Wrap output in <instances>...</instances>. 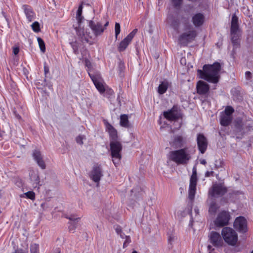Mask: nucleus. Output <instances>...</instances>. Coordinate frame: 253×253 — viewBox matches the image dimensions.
Segmentation results:
<instances>
[{
    "label": "nucleus",
    "instance_id": "f257e3e1",
    "mask_svg": "<svg viewBox=\"0 0 253 253\" xmlns=\"http://www.w3.org/2000/svg\"><path fill=\"white\" fill-rule=\"evenodd\" d=\"M220 69V64L218 62H215L212 65H204L203 70H198V73L201 79L209 82L216 84L219 80Z\"/></svg>",
    "mask_w": 253,
    "mask_h": 253
},
{
    "label": "nucleus",
    "instance_id": "f03ea898",
    "mask_svg": "<svg viewBox=\"0 0 253 253\" xmlns=\"http://www.w3.org/2000/svg\"><path fill=\"white\" fill-rule=\"evenodd\" d=\"M191 158V153L188 148L172 151L169 153V159L178 165L186 164Z\"/></svg>",
    "mask_w": 253,
    "mask_h": 253
},
{
    "label": "nucleus",
    "instance_id": "7ed1b4c3",
    "mask_svg": "<svg viewBox=\"0 0 253 253\" xmlns=\"http://www.w3.org/2000/svg\"><path fill=\"white\" fill-rule=\"evenodd\" d=\"M196 36L197 32L194 28L191 25H186L179 37L178 42L181 44L186 45L194 41Z\"/></svg>",
    "mask_w": 253,
    "mask_h": 253
},
{
    "label": "nucleus",
    "instance_id": "20e7f679",
    "mask_svg": "<svg viewBox=\"0 0 253 253\" xmlns=\"http://www.w3.org/2000/svg\"><path fill=\"white\" fill-rule=\"evenodd\" d=\"M221 235L225 242L230 246H235L238 240V234L232 228L224 227L221 231Z\"/></svg>",
    "mask_w": 253,
    "mask_h": 253
},
{
    "label": "nucleus",
    "instance_id": "39448f33",
    "mask_svg": "<svg viewBox=\"0 0 253 253\" xmlns=\"http://www.w3.org/2000/svg\"><path fill=\"white\" fill-rule=\"evenodd\" d=\"M122 146L121 143L118 141L112 140L110 142V149L111 156L113 159V162L116 166L119 164L121 159L120 152L122 150Z\"/></svg>",
    "mask_w": 253,
    "mask_h": 253
},
{
    "label": "nucleus",
    "instance_id": "423d86ee",
    "mask_svg": "<svg viewBox=\"0 0 253 253\" xmlns=\"http://www.w3.org/2000/svg\"><path fill=\"white\" fill-rule=\"evenodd\" d=\"M75 29L76 30L77 35L83 42L89 43L90 44H92L91 40L92 39L93 35L88 30H85L83 27H81V25L75 27Z\"/></svg>",
    "mask_w": 253,
    "mask_h": 253
},
{
    "label": "nucleus",
    "instance_id": "0eeeda50",
    "mask_svg": "<svg viewBox=\"0 0 253 253\" xmlns=\"http://www.w3.org/2000/svg\"><path fill=\"white\" fill-rule=\"evenodd\" d=\"M197 181V169L196 167H194L192 169V174L190 179L189 187L188 197L191 201H193L194 199L196 190Z\"/></svg>",
    "mask_w": 253,
    "mask_h": 253
},
{
    "label": "nucleus",
    "instance_id": "6e6552de",
    "mask_svg": "<svg viewBox=\"0 0 253 253\" xmlns=\"http://www.w3.org/2000/svg\"><path fill=\"white\" fill-rule=\"evenodd\" d=\"M208 241L217 248H221L224 245V242L220 234L215 231L210 232L208 236Z\"/></svg>",
    "mask_w": 253,
    "mask_h": 253
},
{
    "label": "nucleus",
    "instance_id": "1a4fd4ad",
    "mask_svg": "<svg viewBox=\"0 0 253 253\" xmlns=\"http://www.w3.org/2000/svg\"><path fill=\"white\" fill-rule=\"evenodd\" d=\"M30 182L34 188L39 189L42 185L39 176V171L37 169H30L29 172Z\"/></svg>",
    "mask_w": 253,
    "mask_h": 253
},
{
    "label": "nucleus",
    "instance_id": "9d476101",
    "mask_svg": "<svg viewBox=\"0 0 253 253\" xmlns=\"http://www.w3.org/2000/svg\"><path fill=\"white\" fill-rule=\"evenodd\" d=\"M229 219V212L226 211H222L218 213L214 221V224L216 226L222 227L228 224Z\"/></svg>",
    "mask_w": 253,
    "mask_h": 253
},
{
    "label": "nucleus",
    "instance_id": "9b49d317",
    "mask_svg": "<svg viewBox=\"0 0 253 253\" xmlns=\"http://www.w3.org/2000/svg\"><path fill=\"white\" fill-rule=\"evenodd\" d=\"M88 74L97 90L100 93H103L106 88L100 75L99 74L92 75L90 73Z\"/></svg>",
    "mask_w": 253,
    "mask_h": 253
},
{
    "label": "nucleus",
    "instance_id": "f8f14e48",
    "mask_svg": "<svg viewBox=\"0 0 253 253\" xmlns=\"http://www.w3.org/2000/svg\"><path fill=\"white\" fill-rule=\"evenodd\" d=\"M225 187L221 184H214L209 190V194L211 197H217L223 195L226 192Z\"/></svg>",
    "mask_w": 253,
    "mask_h": 253
},
{
    "label": "nucleus",
    "instance_id": "ddd939ff",
    "mask_svg": "<svg viewBox=\"0 0 253 253\" xmlns=\"http://www.w3.org/2000/svg\"><path fill=\"white\" fill-rule=\"evenodd\" d=\"M234 227L239 232H246L247 231V224L246 219L242 216L237 217L234 222Z\"/></svg>",
    "mask_w": 253,
    "mask_h": 253
},
{
    "label": "nucleus",
    "instance_id": "4468645a",
    "mask_svg": "<svg viewBox=\"0 0 253 253\" xmlns=\"http://www.w3.org/2000/svg\"><path fill=\"white\" fill-rule=\"evenodd\" d=\"M137 32V29H134L120 42L118 47L120 51H124L127 47Z\"/></svg>",
    "mask_w": 253,
    "mask_h": 253
},
{
    "label": "nucleus",
    "instance_id": "2eb2a0df",
    "mask_svg": "<svg viewBox=\"0 0 253 253\" xmlns=\"http://www.w3.org/2000/svg\"><path fill=\"white\" fill-rule=\"evenodd\" d=\"M90 178L95 182H98L101 177L103 176L101 169L99 166L93 167L92 170L90 173Z\"/></svg>",
    "mask_w": 253,
    "mask_h": 253
},
{
    "label": "nucleus",
    "instance_id": "dca6fc26",
    "mask_svg": "<svg viewBox=\"0 0 253 253\" xmlns=\"http://www.w3.org/2000/svg\"><path fill=\"white\" fill-rule=\"evenodd\" d=\"M197 144L199 151L201 153L203 154L207 148V141L204 135L199 134L197 138Z\"/></svg>",
    "mask_w": 253,
    "mask_h": 253
},
{
    "label": "nucleus",
    "instance_id": "f3484780",
    "mask_svg": "<svg viewBox=\"0 0 253 253\" xmlns=\"http://www.w3.org/2000/svg\"><path fill=\"white\" fill-rule=\"evenodd\" d=\"M89 26L96 36L101 35L104 31V28L102 27L101 24L99 22L95 23L92 21H90Z\"/></svg>",
    "mask_w": 253,
    "mask_h": 253
},
{
    "label": "nucleus",
    "instance_id": "a211bd4d",
    "mask_svg": "<svg viewBox=\"0 0 253 253\" xmlns=\"http://www.w3.org/2000/svg\"><path fill=\"white\" fill-rule=\"evenodd\" d=\"M164 117L169 121H175L179 117L178 111L173 107L171 109L164 112Z\"/></svg>",
    "mask_w": 253,
    "mask_h": 253
},
{
    "label": "nucleus",
    "instance_id": "6ab92c4d",
    "mask_svg": "<svg viewBox=\"0 0 253 253\" xmlns=\"http://www.w3.org/2000/svg\"><path fill=\"white\" fill-rule=\"evenodd\" d=\"M106 131L109 133L112 140H116L118 138L117 130L108 122L104 121Z\"/></svg>",
    "mask_w": 253,
    "mask_h": 253
},
{
    "label": "nucleus",
    "instance_id": "aec40b11",
    "mask_svg": "<svg viewBox=\"0 0 253 253\" xmlns=\"http://www.w3.org/2000/svg\"><path fill=\"white\" fill-rule=\"evenodd\" d=\"M197 93L199 94H205L209 90V86L205 82L202 81L198 82L197 84Z\"/></svg>",
    "mask_w": 253,
    "mask_h": 253
},
{
    "label": "nucleus",
    "instance_id": "412c9836",
    "mask_svg": "<svg viewBox=\"0 0 253 253\" xmlns=\"http://www.w3.org/2000/svg\"><path fill=\"white\" fill-rule=\"evenodd\" d=\"M33 157L39 167H40L42 169H44L45 168V165L40 151L37 150L34 151L33 154Z\"/></svg>",
    "mask_w": 253,
    "mask_h": 253
},
{
    "label": "nucleus",
    "instance_id": "4be33fe9",
    "mask_svg": "<svg viewBox=\"0 0 253 253\" xmlns=\"http://www.w3.org/2000/svg\"><path fill=\"white\" fill-rule=\"evenodd\" d=\"M185 141L183 137L181 136H175L173 139L170 141V144L171 146L174 148L181 147L184 144Z\"/></svg>",
    "mask_w": 253,
    "mask_h": 253
},
{
    "label": "nucleus",
    "instance_id": "5701e85b",
    "mask_svg": "<svg viewBox=\"0 0 253 253\" xmlns=\"http://www.w3.org/2000/svg\"><path fill=\"white\" fill-rule=\"evenodd\" d=\"M204 22V16L201 13H197L192 17V22L196 27L201 26Z\"/></svg>",
    "mask_w": 253,
    "mask_h": 253
},
{
    "label": "nucleus",
    "instance_id": "b1692460",
    "mask_svg": "<svg viewBox=\"0 0 253 253\" xmlns=\"http://www.w3.org/2000/svg\"><path fill=\"white\" fill-rule=\"evenodd\" d=\"M25 14L29 22L33 21L35 17V14L32 9L27 5L23 6Z\"/></svg>",
    "mask_w": 253,
    "mask_h": 253
},
{
    "label": "nucleus",
    "instance_id": "393cba45",
    "mask_svg": "<svg viewBox=\"0 0 253 253\" xmlns=\"http://www.w3.org/2000/svg\"><path fill=\"white\" fill-rule=\"evenodd\" d=\"M238 21V17L235 14L233 15L231 21V33L234 34L235 32H239Z\"/></svg>",
    "mask_w": 253,
    "mask_h": 253
},
{
    "label": "nucleus",
    "instance_id": "a878e982",
    "mask_svg": "<svg viewBox=\"0 0 253 253\" xmlns=\"http://www.w3.org/2000/svg\"><path fill=\"white\" fill-rule=\"evenodd\" d=\"M232 116L225 115L221 114L220 116V124L222 126H227L231 123Z\"/></svg>",
    "mask_w": 253,
    "mask_h": 253
},
{
    "label": "nucleus",
    "instance_id": "bb28decb",
    "mask_svg": "<svg viewBox=\"0 0 253 253\" xmlns=\"http://www.w3.org/2000/svg\"><path fill=\"white\" fill-rule=\"evenodd\" d=\"M83 3L79 6L78 9L76 12V19L78 21V25H81L82 21L84 19V17L82 16L83 12Z\"/></svg>",
    "mask_w": 253,
    "mask_h": 253
},
{
    "label": "nucleus",
    "instance_id": "cd10ccee",
    "mask_svg": "<svg viewBox=\"0 0 253 253\" xmlns=\"http://www.w3.org/2000/svg\"><path fill=\"white\" fill-rule=\"evenodd\" d=\"M120 124L123 127H129V125L127 115L124 114L121 116Z\"/></svg>",
    "mask_w": 253,
    "mask_h": 253
},
{
    "label": "nucleus",
    "instance_id": "c85d7f7f",
    "mask_svg": "<svg viewBox=\"0 0 253 253\" xmlns=\"http://www.w3.org/2000/svg\"><path fill=\"white\" fill-rule=\"evenodd\" d=\"M168 88V83L167 82H162L158 87V92L160 94H164Z\"/></svg>",
    "mask_w": 253,
    "mask_h": 253
},
{
    "label": "nucleus",
    "instance_id": "c756f323",
    "mask_svg": "<svg viewBox=\"0 0 253 253\" xmlns=\"http://www.w3.org/2000/svg\"><path fill=\"white\" fill-rule=\"evenodd\" d=\"M231 40L234 45L238 46L239 43L240 33L239 32H235V33H231Z\"/></svg>",
    "mask_w": 253,
    "mask_h": 253
},
{
    "label": "nucleus",
    "instance_id": "7c9ffc66",
    "mask_svg": "<svg viewBox=\"0 0 253 253\" xmlns=\"http://www.w3.org/2000/svg\"><path fill=\"white\" fill-rule=\"evenodd\" d=\"M219 207L214 202H212L209 207V211L211 214H214L218 209Z\"/></svg>",
    "mask_w": 253,
    "mask_h": 253
},
{
    "label": "nucleus",
    "instance_id": "2f4dec72",
    "mask_svg": "<svg viewBox=\"0 0 253 253\" xmlns=\"http://www.w3.org/2000/svg\"><path fill=\"white\" fill-rule=\"evenodd\" d=\"M37 41L41 51L44 53L45 51V46L43 41L40 37L37 38Z\"/></svg>",
    "mask_w": 253,
    "mask_h": 253
},
{
    "label": "nucleus",
    "instance_id": "473e14b6",
    "mask_svg": "<svg viewBox=\"0 0 253 253\" xmlns=\"http://www.w3.org/2000/svg\"><path fill=\"white\" fill-rule=\"evenodd\" d=\"M24 195H25L26 198L32 200H34L35 199V194L33 191H28L24 193L22 196H21V197H24Z\"/></svg>",
    "mask_w": 253,
    "mask_h": 253
},
{
    "label": "nucleus",
    "instance_id": "72a5a7b5",
    "mask_svg": "<svg viewBox=\"0 0 253 253\" xmlns=\"http://www.w3.org/2000/svg\"><path fill=\"white\" fill-rule=\"evenodd\" d=\"M234 109L231 106H227L225 109L224 112H222L221 114L225 115L231 116L232 114L234 112Z\"/></svg>",
    "mask_w": 253,
    "mask_h": 253
},
{
    "label": "nucleus",
    "instance_id": "f704fd0d",
    "mask_svg": "<svg viewBox=\"0 0 253 253\" xmlns=\"http://www.w3.org/2000/svg\"><path fill=\"white\" fill-rule=\"evenodd\" d=\"M39 245L34 244L31 245L30 253H39Z\"/></svg>",
    "mask_w": 253,
    "mask_h": 253
},
{
    "label": "nucleus",
    "instance_id": "c9c22d12",
    "mask_svg": "<svg viewBox=\"0 0 253 253\" xmlns=\"http://www.w3.org/2000/svg\"><path fill=\"white\" fill-rule=\"evenodd\" d=\"M33 30L36 33L40 31V24L38 22H34L31 25Z\"/></svg>",
    "mask_w": 253,
    "mask_h": 253
},
{
    "label": "nucleus",
    "instance_id": "e433bc0d",
    "mask_svg": "<svg viewBox=\"0 0 253 253\" xmlns=\"http://www.w3.org/2000/svg\"><path fill=\"white\" fill-rule=\"evenodd\" d=\"M120 29H121V27H120V24L119 23H116L115 26V37H116V39H117L118 35L120 33V31H121Z\"/></svg>",
    "mask_w": 253,
    "mask_h": 253
},
{
    "label": "nucleus",
    "instance_id": "4c0bfd02",
    "mask_svg": "<svg viewBox=\"0 0 253 253\" xmlns=\"http://www.w3.org/2000/svg\"><path fill=\"white\" fill-rule=\"evenodd\" d=\"M85 139V136L79 135L76 138L77 142L79 144H83V140Z\"/></svg>",
    "mask_w": 253,
    "mask_h": 253
},
{
    "label": "nucleus",
    "instance_id": "58836bf2",
    "mask_svg": "<svg viewBox=\"0 0 253 253\" xmlns=\"http://www.w3.org/2000/svg\"><path fill=\"white\" fill-rule=\"evenodd\" d=\"M126 238V240L124 243V247H126L127 246V245L130 242V238L129 236L124 235V238Z\"/></svg>",
    "mask_w": 253,
    "mask_h": 253
},
{
    "label": "nucleus",
    "instance_id": "ea45409f",
    "mask_svg": "<svg viewBox=\"0 0 253 253\" xmlns=\"http://www.w3.org/2000/svg\"><path fill=\"white\" fill-rule=\"evenodd\" d=\"M171 2L174 6H178L181 3L182 0H171Z\"/></svg>",
    "mask_w": 253,
    "mask_h": 253
},
{
    "label": "nucleus",
    "instance_id": "a19ab883",
    "mask_svg": "<svg viewBox=\"0 0 253 253\" xmlns=\"http://www.w3.org/2000/svg\"><path fill=\"white\" fill-rule=\"evenodd\" d=\"M116 231L117 234H120V236L122 238H124L125 235L122 234V229L120 227H117L116 228Z\"/></svg>",
    "mask_w": 253,
    "mask_h": 253
},
{
    "label": "nucleus",
    "instance_id": "79ce46f5",
    "mask_svg": "<svg viewBox=\"0 0 253 253\" xmlns=\"http://www.w3.org/2000/svg\"><path fill=\"white\" fill-rule=\"evenodd\" d=\"M69 219L72 221L71 224H73L74 223L75 220H78L80 219V218L78 217L76 218L73 216L71 215L69 217Z\"/></svg>",
    "mask_w": 253,
    "mask_h": 253
},
{
    "label": "nucleus",
    "instance_id": "37998d69",
    "mask_svg": "<svg viewBox=\"0 0 253 253\" xmlns=\"http://www.w3.org/2000/svg\"><path fill=\"white\" fill-rule=\"evenodd\" d=\"M19 51V48L18 47H13V53L14 55H17Z\"/></svg>",
    "mask_w": 253,
    "mask_h": 253
},
{
    "label": "nucleus",
    "instance_id": "c03bdc74",
    "mask_svg": "<svg viewBox=\"0 0 253 253\" xmlns=\"http://www.w3.org/2000/svg\"><path fill=\"white\" fill-rule=\"evenodd\" d=\"M26 251L23 250L21 249H18L16 250L14 253H26Z\"/></svg>",
    "mask_w": 253,
    "mask_h": 253
},
{
    "label": "nucleus",
    "instance_id": "a18cd8bd",
    "mask_svg": "<svg viewBox=\"0 0 253 253\" xmlns=\"http://www.w3.org/2000/svg\"><path fill=\"white\" fill-rule=\"evenodd\" d=\"M208 249L209 253H212V252L214 250V249L213 248H212V247L210 245H208Z\"/></svg>",
    "mask_w": 253,
    "mask_h": 253
},
{
    "label": "nucleus",
    "instance_id": "49530a36",
    "mask_svg": "<svg viewBox=\"0 0 253 253\" xmlns=\"http://www.w3.org/2000/svg\"><path fill=\"white\" fill-rule=\"evenodd\" d=\"M245 75H246V78L247 79H249L251 77V73L249 71L246 72V73H245Z\"/></svg>",
    "mask_w": 253,
    "mask_h": 253
},
{
    "label": "nucleus",
    "instance_id": "de8ad7c7",
    "mask_svg": "<svg viewBox=\"0 0 253 253\" xmlns=\"http://www.w3.org/2000/svg\"><path fill=\"white\" fill-rule=\"evenodd\" d=\"M213 173V171H207L206 172V174H205V175L206 177H209L211 175H212Z\"/></svg>",
    "mask_w": 253,
    "mask_h": 253
},
{
    "label": "nucleus",
    "instance_id": "09e8293b",
    "mask_svg": "<svg viewBox=\"0 0 253 253\" xmlns=\"http://www.w3.org/2000/svg\"><path fill=\"white\" fill-rule=\"evenodd\" d=\"M167 20L169 23H171L172 21V18L171 16L168 15V18H167Z\"/></svg>",
    "mask_w": 253,
    "mask_h": 253
},
{
    "label": "nucleus",
    "instance_id": "8fccbe9b",
    "mask_svg": "<svg viewBox=\"0 0 253 253\" xmlns=\"http://www.w3.org/2000/svg\"><path fill=\"white\" fill-rule=\"evenodd\" d=\"M85 65L87 67H89L90 66V62L87 60H85Z\"/></svg>",
    "mask_w": 253,
    "mask_h": 253
},
{
    "label": "nucleus",
    "instance_id": "3c124183",
    "mask_svg": "<svg viewBox=\"0 0 253 253\" xmlns=\"http://www.w3.org/2000/svg\"><path fill=\"white\" fill-rule=\"evenodd\" d=\"M200 163L203 165H205L206 164V161L204 159H203L200 161Z\"/></svg>",
    "mask_w": 253,
    "mask_h": 253
},
{
    "label": "nucleus",
    "instance_id": "603ef678",
    "mask_svg": "<svg viewBox=\"0 0 253 253\" xmlns=\"http://www.w3.org/2000/svg\"><path fill=\"white\" fill-rule=\"evenodd\" d=\"M49 72V69L47 67H44V72H45V74H46L47 73H48Z\"/></svg>",
    "mask_w": 253,
    "mask_h": 253
},
{
    "label": "nucleus",
    "instance_id": "864d4df0",
    "mask_svg": "<svg viewBox=\"0 0 253 253\" xmlns=\"http://www.w3.org/2000/svg\"><path fill=\"white\" fill-rule=\"evenodd\" d=\"M69 230L70 231H73L74 230V227H72L71 225L69 226Z\"/></svg>",
    "mask_w": 253,
    "mask_h": 253
},
{
    "label": "nucleus",
    "instance_id": "5fc2aeb1",
    "mask_svg": "<svg viewBox=\"0 0 253 253\" xmlns=\"http://www.w3.org/2000/svg\"><path fill=\"white\" fill-rule=\"evenodd\" d=\"M73 46V49L74 50L75 52H76V50H77V48H75L73 44L72 45Z\"/></svg>",
    "mask_w": 253,
    "mask_h": 253
},
{
    "label": "nucleus",
    "instance_id": "6e6d98bb",
    "mask_svg": "<svg viewBox=\"0 0 253 253\" xmlns=\"http://www.w3.org/2000/svg\"><path fill=\"white\" fill-rule=\"evenodd\" d=\"M108 24H109V22H107L105 24L104 26L106 27H107V26L108 25Z\"/></svg>",
    "mask_w": 253,
    "mask_h": 253
},
{
    "label": "nucleus",
    "instance_id": "4d7b16f0",
    "mask_svg": "<svg viewBox=\"0 0 253 253\" xmlns=\"http://www.w3.org/2000/svg\"><path fill=\"white\" fill-rule=\"evenodd\" d=\"M195 212H196V213H198V210H196V209H195Z\"/></svg>",
    "mask_w": 253,
    "mask_h": 253
},
{
    "label": "nucleus",
    "instance_id": "13d9d810",
    "mask_svg": "<svg viewBox=\"0 0 253 253\" xmlns=\"http://www.w3.org/2000/svg\"><path fill=\"white\" fill-rule=\"evenodd\" d=\"M55 253H60V252L59 250H57Z\"/></svg>",
    "mask_w": 253,
    "mask_h": 253
},
{
    "label": "nucleus",
    "instance_id": "bf43d9fd",
    "mask_svg": "<svg viewBox=\"0 0 253 253\" xmlns=\"http://www.w3.org/2000/svg\"><path fill=\"white\" fill-rule=\"evenodd\" d=\"M132 253H137L136 251H134Z\"/></svg>",
    "mask_w": 253,
    "mask_h": 253
},
{
    "label": "nucleus",
    "instance_id": "052dcab7",
    "mask_svg": "<svg viewBox=\"0 0 253 253\" xmlns=\"http://www.w3.org/2000/svg\"><path fill=\"white\" fill-rule=\"evenodd\" d=\"M43 205H44V204H42L41 205V206H42H42H43Z\"/></svg>",
    "mask_w": 253,
    "mask_h": 253
},
{
    "label": "nucleus",
    "instance_id": "680f3d73",
    "mask_svg": "<svg viewBox=\"0 0 253 253\" xmlns=\"http://www.w3.org/2000/svg\"><path fill=\"white\" fill-rule=\"evenodd\" d=\"M251 253H253V251Z\"/></svg>",
    "mask_w": 253,
    "mask_h": 253
}]
</instances>
